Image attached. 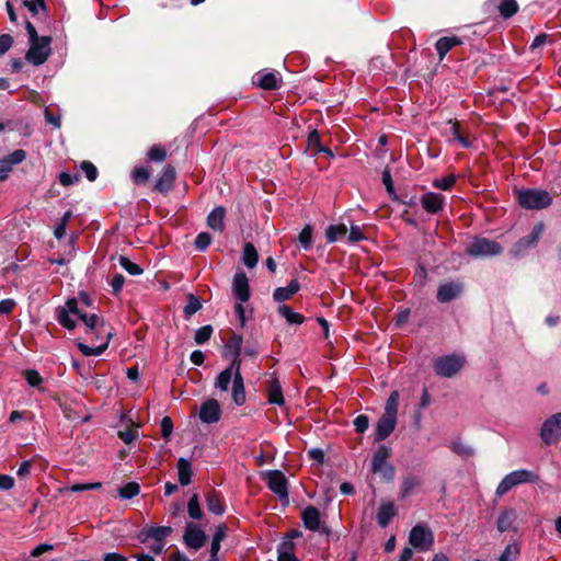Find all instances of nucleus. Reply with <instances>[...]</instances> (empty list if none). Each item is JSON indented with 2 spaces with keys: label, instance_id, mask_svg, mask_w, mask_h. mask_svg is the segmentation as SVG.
Instances as JSON below:
<instances>
[{
  "label": "nucleus",
  "instance_id": "obj_1",
  "mask_svg": "<svg viewBox=\"0 0 561 561\" xmlns=\"http://www.w3.org/2000/svg\"><path fill=\"white\" fill-rule=\"evenodd\" d=\"M56 319L67 330H73L77 325V320H81L87 333L100 334L104 327L103 320L98 314H88L79 308L76 298L68 299L65 306L56 309Z\"/></svg>",
  "mask_w": 561,
  "mask_h": 561
},
{
  "label": "nucleus",
  "instance_id": "obj_2",
  "mask_svg": "<svg viewBox=\"0 0 561 561\" xmlns=\"http://www.w3.org/2000/svg\"><path fill=\"white\" fill-rule=\"evenodd\" d=\"M26 31L30 38V48L26 53V60L34 65L39 66L44 64L49 55H50V36H42L37 35L35 26L31 22H26Z\"/></svg>",
  "mask_w": 561,
  "mask_h": 561
},
{
  "label": "nucleus",
  "instance_id": "obj_3",
  "mask_svg": "<svg viewBox=\"0 0 561 561\" xmlns=\"http://www.w3.org/2000/svg\"><path fill=\"white\" fill-rule=\"evenodd\" d=\"M172 528L169 526H146L139 534L138 539L147 543L149 550L154 554H161L164 551L165 539L171 535Z\"/></svg>",
  "mask_w": 561,
  "mask_h": 561
},
{
  "label": "nucleus",
  "instance_id": "obj_4",
  "mask_svg": "<svg viewBox=\"0 0 561 561\" xmlns=\"http://www.w3.org/2000/svg\"><path fill=\"white\" fill-rule=\"evenodd\" d=\"M538 481V476L529 470L522 469L515 470L506 474L496 488V495L502 496L506 494L514 486L522 483H534Z\"/></svg>",
  "mask_w": 561,
  "mask_h": 561
},
{
  "label": "nucleus",
  "instance_id": "obj_5",
  "mask_svg": "<svg viewBox=\"0 0 561 561\" xmlns=\"http://www.w3.org/2000/svg\"><path fill=\"white\" fill-rule=\"evenodd\" d=\"M518 202L527 209H542L552 203V197L543 190H524L518 192Z\"/></svg>",
  "mask_w": 561,
  "mask_h": 561
},
{
  "label": "nucleus",
  "instance_id": "obj_6",
  "mask_svg": "<svg viewBox=\"0 0 561 561\" xmlns=\"http://www.w3.org/2000/svg\"><path fill=\"white\" fill-rule=\"evenodd\" d=\"M409 543L421 552L430 551L434 545V534L427 526L417 524L409 534Z\"/></svg>",
  "mask_w": 561,
  "mask_h": 561
},
{
  "label": "nucleus",
  "instance_id": "obj_7",
  "mask_svg": "<svg viewBox=\"0 0 561 561\" xmlns=\"http://www.w3.org/2000/svg\"><path fill=\"white\" fill-rule=\"evenodd\" d=\"M465 365V358L460 355H446L440 356L434 362V370L436 375L451 378L454 377Z\"/></svg>",
  "mask_w": 561,
  "mask_h": 561
},
{
  "label": "nucleus",
  "instance_id": "obj_8",
  "mask_svg": "<svg viewBox=\"0 0 561 561\" xmlns=\"http://www.w3.org/2000/svg\"><path fill=\"white\" fill-rule=\"evenodd\" d=\"M390 451L387 447L380 446L375 453L371 461V470L375 473H379L383 479L390 481L394 477V469L388 463Z\"/></svg>",
  "mask_w": 561,
  "mask_h": 561
},
{
  "label": "nucleus",
  "instance_id": "obj_9",
  "mask_svg": "<svg viewBox=\"0 0 561 561\" xmlns=\"http://www.w3.org/2000/svg\"><path fill=\"white\" fill-rule=\"evenodd\" d=\"M540 437L546 445L554 444L561 438V412L545 421Z\"/></svg>",
  "mask_w": 561,
  "mask_h": 561
},
{
  "label": "nucleus",
  "instance_id": "obj_10",
  "mask_svg": "<svg viewBox=\"0 0 561 561\" xmlns=\"http://www.w3.org/2000/svg\"><path fill=\"white\" fill-rule=\"evenodd\" d=\"M266 483L268 489L275 493L279 500L288 501V482L283 472L279 470L268 471L266 473Z\"/></svg>",
  "mask_w": 561,
  "mask_h": 561
},
{
  "label": "nucleus",
  "instance_id": "obj_11",
  "mask_svg": "<svg viewBox=\"0 0 561 561\" xmlns=\"http://www.w3.org/2000/svg\"><path fill=\"white\" fill-rule=\"evenodd\" d=\"M301 519L304 526L311 531H320L324 535H330V528L321 523L320 511L314 506H307L301 512Z\"/></svg>",
  "mask_w": 561,
  "mask_h": 561
},
{
  "label": "nucleus",
  "instance_id": "obj_12",
  "mask_svg": "<svg viewBox=\"0 0 561 561\" xmlns=\"http://www.w3.org/2000/svg\"><path fill=\"white\" fill-rule=\"evenodd\" d=\"M467 252L474 256L496 255L502 252V247L495 241L485 238H478L470 243Z\"/></svg>",
  "mask_w": 561,
  "mask_h": 561
},
{
  "label": "nucleus",
  "instance_id": "obj_13",
  "mask_svg": "<svg viewBox=\"0 0 561 561\" xmlns=\"http://www.w3.org/2000/svg\"><path fill=\"white\" fill-rule=\"evenodd\" d=\"M241 369V360L239 358V353L234 356L232 363L228 368L222 370L216 380V387L221 391H227L229 389L230 382L236 378V371H240Z\"/></svg>",
  "mask_w": 561,
  "mask_h": 561
},
{
  "label": "nucleus",
  "instance_id": "obj_14",
  "mask_svg": "<svg viewBox=\"0 0 561 561\" xmlns=\"http://www.w3.org/2000/svg\"><path fill=\"white\" fill-rule=\"evenodd\" d=\"M183 539L188 548L198 550L205 545L206 534L196 525L187 524Z\"/></svg>",
  "mask_w": 561,
  "mask_h": 561
},
{
  "label": "nucleus",
  "instance_id": "obj_15",
  "mask_svg": "<svg viewBox=\"0 0 561 561\" xmlns=\"http://www.w3.org/2000/svg\"><path fill=\"white\" fill-rule=\"evenodd\" d=\"M220 415V405L216 399L206 400L199 409V419L203 423H216L219 421Z\"/></svg>",
  "mask_w": 561,
  "mask_h": 561
},
{
  "label": "nucleus",
  "instance_id": "obj_16",
  "mask_svg": "<svg viewBox=\"0 0 561 561\" xmlns=\"http://www.w3.org/2000/svg\"><path fill=\"white\" fill-rule=\"evenodd\" d=\"M232 290L236 299L247 302L250 299L249 279L244 273H237L233 277Z\"/></svg>",
  "mask_w": 561,
  "mask_h": 561
},
{
  "label": "nucleus",
  "instance_id": "obj_17",
  "mask_svg": "<svg viewBox=\"0 0 561 561\" xmlns=\"http://www.w3.org/2000/svg\"><path fill=\"white\" fill-rule=\"evenodd\" d=\"M254 83L263 90H276L279 88L280 77L273 71H260L253 77Z\"/></svg>",
  "mask_w": 561,
  "mask_h": 561
},
{
  "label": "nucleus",
  "instance_id": "obj_18",
  "mask_svg": "<svg viewBox=\"0 0 561 561\" xmlns=\"http://www.w3.org/2000/svg\"><path fill=\"white\" fill-rule=\"evenodd\" d=\"M420 202L427 213L436 214L444 208L445 197L438 193L427 192L422 195Z\"/></svg>",
  "mask_w": 561,
  "mask_h": 561
},
{
  "label": "nucleus",
  "instance_id": "obj_19",
  "mask_svg": "<svg viewBox=\"0 0 561 561\" xmlns=\"http://www.w3.org/2000/svg\"><path fill=\"white\" fill-rule=\"evenodd\" d=\"M397 424V417L383 414L376 427V440L386 439L394 430Z\"/></svg>",
  "mask_w": 561,
  "mask_h": 561
},
{
  "label": "nucleus",
  "instance_id": "obj_20",
  "mask_svg": "<svg viewBox=\"0 0 561 561\" xmlns=\"http://www.w3.org/2000/svg\"><path fill=\"white\" fill-rule=\"evenodd\" d=\"M462 287L458 283L442 284L437 290V299L440 302H448L460 295Z\"/></svg>",
  "mask_w": 561,
  "mask_h": 561
},
{
  "label": "nucleus",
  "instance_id": "obj_21",
  "mask_svg": "<svg viewBox=\"0 0 561 561\" xmlns=\"http://www.w3.org/2000/svg\"><path fill=\"white\" fill-rule=\"evenodd\" d=\"M398 514L396 505L388 501L380 504L377 512V522L380 527L385 528L389 525L390 520Z\"/></svg>",
  "mask_w": 561,
  "mask_h": 561
},
{
  "label": "nucleus",
  "instance_id": "obj_22",
  "mask_svg": "<svg viewBox=\"0 0 561 561\" xmlns=\"http://www.w3.org/2000/svg\"><path fill=\"white\" fill-rule=\"evenodd\" d=\"M450 125V133L453 135V140L458 141L461 147L469 148L472 146L473 137H471L468 133H466L460 123L458 121H448Z\"/></svg>",
  "mask_w": 561,
  "mask_h": 561
},
{
  "label": "nucleus",
  "instance_id": "obj_23",
  "mask_svg": "<svg viewBox=\"0 0 561 561\" xmlns=\"http://www.w3.org/2000/svg\"><path fill=\"white\" fill-rule=\"evenodd\" d=\"M543 232V224L539 222L537 224L531 233L526 237V238H523L520 239L516 244H515V253L518 254L519 252H522L523 250L529 248V247H533L534 244H536V242L539 240V238L541 237Z\"/></svg>",
  "mask_w": 561,
  "mask_h": 561
},
{
  "label": "nucleus",
  "instance_id": "obj_24",
  "mask_svg": "<svg viewBox=\"0 0 561 561\" xmlns=\"http://www.w3.org/2000/svg\"><path fill=\"white\" fill-rule=\"evenodd\" d=\"M461 44L462 41L455 35L439 38L435 44V48L437 50L439 60H443L449 50Z\"/></svg>",
  "mask_w": 561,
  "mask_h": 561
},
{
  "label": "nucleus",
  "instance_id": "obj_25",
  "mask_svg": "<svg viewBox=\"0 0 561 561\" xmlns=\"http://www.w3.org/2000/svg\"><path fill=\"white\" fill-rule=\"evenodd\" d=\"M277 561H299L295 554V543L290 538H284L277 548Z\"/></svg>",
  "mask_w": 561,
  "mask_h": 561
},
{
  "label": "nucleus",
  "instance_id": "obj_26",
  "mask_svg": "<svg viewBox=\"0 0 561 561\" xmlns=\"http://www.w3.org/2000/svg\"><path fill=\"white\" fill-rule=\"evenodd\" d=\"M175 181V170L167 167L156 182V190L162 193L170 191Z\"/></svg>",
  "mask_w": 561,
  "mask_h": 561
},
{
  "label": "nucleus",
  "instance_id": "obj_27",
  "mask_svg": "<svg viewBox=\"0 0 561 561\" xmlns=\"http://www.w3.org/2000/svg\"><path fill=\"white\" fill-rule=\"evenodd\" d=\"M300 289V285L297 279H291L290 283L286 287H278L273 293V298L275 301L283 302L290 299L298 290Z\"/></svg>",
  "mask_w": 561,
  "mask_h": 561
},
{
  "label": "nucleus",
  "instance_id": "obj_28",
  "mask_svg": "<svg viewBox=\"0 0 561 561\" xmlns=\"http://www.w3.org/2000/svg\"><path fill=\"white\" fill-rule=\"evenodd\" d=\"M225 208L222 206H218L208 215L207 225L214 230L222 231L225 229Z\"/></svg>",
  "mask_w": 561,
  "mask_h": 561
},
{
  "label": "nucleus",
  "instance_id": "obj_29",
  "mask_svg": "<svg viewBox=\"0 0 561 561\" xmlns=\"http://www.w3.org/2000/svg\"><path fill=\"white\" fill-rule=\"evenodd\" d=\"M267 399L270 403L277 405H283L285 402L282 387L276 378L268 381Z\"/></svg>",
  "mask_w": 561,
  "mask_h": 561
},
{
  "label": "nucleus",
  "instance_id": "obj_30",
  "mask_svg": "<svg viewBox=\"0 0 561 561\" xmlns=\"http://www.w3.org/2000/svg\"><path fill=\"white\" fill-rule=\"evenodd\" d=\"M232 399L237 405L245 402V390L241 371H236V378L232 380Z\"/></svg>",
  "mask_w": 561,
  "mask_h": 561
},
{
  "label": "nucleus",
  "instance_id": "obj_31",
  "mask_svg": "<svg viewBox=\"0 0 561 561\" xmlns=\"http://www.w3.org/2000/svg\"><path fill=\"white\" fill-rule=\"evenodd\" d=\"M206 505L207 510L216 515H222L225 513V505L222 502V496L216 492L211 491L206 495Z\"/></svg>",
  "mask_w": 561,
  "mask_h": 561
},
{
  "label": "nucleus",
  "instance_id": "obj_32",
  "mask_svg": "<svg viewBox=\"0 0 561 561\" xmlns=\"http://www.w3.org/2000/svg\"><path fill=\"white\" fill-rule=\"evenodd\" d=\"M178 474H179V481L182 485H187L191 483V477H192V467L191 462L186 460L185 458H180L178 460Z\"/></svg>",
  "mask_w": 561,
  "mask_h": 561
},
{
  "label": "nucleus",
  "instance_id": "obj_33",
  "mask_svg": "<svg viewBox=\"0 0 561 561\" xmlns=\"http://www.w3.org/2000/svg\"><path fill=\"white\" fill-rule=\"evenodd\" d=\"M277 310L288 324H301L305 321V317L301 313L294 311L287 305H280Z\"/></svg>",
  "mask_w": 561,
  "mask_h": 561
},
{
  "label": "nucleus",
  "instance_id": "obj_34",
  "mask_svg": "<svg viewBox=\"0 0 561 561\" xmlns=\"http://www.w3.org/2000/svg\"><path fill=\"white\" fill-rule=\"evenodd\" d=\"M497 10L503 19H510L518 11L516 0H497Z\"/></svg>",
  "mask_w": 561,
  "mask_h": 561
},
{
  "label": "nucleus",
  "instance_id": "obj_35",
  "mask_svg": "<svg viewBox=\"0 0 561 561\" xmlns=\"http://www.w3.org/2000/svg\"><path fill=\"white\" fill-rule=\"evenodd\" d=\"M346 233L347 227L344 224L331 225L325 230V237L330 243L340 240L341 238L345 237Z\"/></svg>",
  "mask_w": 561,
  "mask_h": 561
},
{
  "label": "nucleus",
  "instance_id": "obj_36",
  "mask_svg": "<svg viewBox=\"0 0 561 561\" xmlns=\"http://www.w3.org/2000/svg\"><path fill=\"white\" fill-rule=\"evenodd\" d=\"M259 261V255L255 247L252 243H245L243 248V263L249 268H253Z\"/></svg>",
  "mask_w": 561,
  "mask_h": 561
},
{
  "label": "nucleus",
  "instance_id": "obj_37",
  "mask_svg": "<svg viewBox=\"0 0 561 561\" xmlns=\"http://www.w3.org/2000/svg\"><path fill=\"white\" fill-rule=\"evenodd\" d=\"M421 485V480L417 477H405L401 484V497L409 496L415 489Z\"/></svg>",
  "mask_w": 561,
  "mask_h": 561
},
{
  "label": "nucleus",
  "instance_id": "obj_38",
  "mask_svg": "<svg viewBox=\"0 0 561 561\" xmlns=\"http://www.w3.org/2000/svg\"><path fill=\"white\" fill-rule=\"evenodd\" d=\"M308 147L310 150H312L314 153L319 152H325L329 156H332L331 150L324 148L320 144V136L317 130H312L308 136Z\"/></svg>",
  "mask_w": 561,
  "mask_h": 561
},
{
  "label": "nucleus",
  "instance_id": "obj_39",
  "mask_svg": "<svg viewBox=\"0 0 561 561\" xmlns=\"http://www.w3.org/2000/svg\"><path fill=\"white\" fill-rule=\"evenodd\" d=\"M140 492V486L137 482H128L124 486L118 489V494L122 499H133Z\"/></svg>",
  "mask_w": 561,
  "mask_h": 561
},
{
  "label": "nucleus",
  "instance_id": "obj_40",
  "mask_svg": "<svg viewBox=\"0 0 561 561\" xmlns=\"http://www.w3.org/2000/svg\"><path fill=\"white\" fill-rule=\"evenodd\" d=\"M398 405H399V392L392 391L386 402L383 414L397 417Z\"/></svg>",
  "mask_w": 561,
  "mask_h": 561
},
{
  "label": "nucleus",
  "instance_id": "obj_41",
  "mask_svg": "<svg viewBox=\"0 0 561 561\" xmlns=\"http://www.w3.org/2000/svg\"><path fill=\"white\" fill-rule=\"evenodd\" d=\"M514 522V512L506 511L503 512L497 518V529L501 533L507 531Z\"/></svg>",
  "mask_w": 561,
  "mask_h": 561
},
{
  "label": "nucleus",
  "instance_id": "obj_42",
  "mask_svg": "<svg viewBox=\"0 0 561 561\" xmlns=\"http://www.w3.org/2000/svg\"><path fill=\"white\" fill-rule=\"evenodd\" d=\"M187 513L191 518L193 519H201L203 516V512L199 505L198 496L197 494H194L187 504Z\"/></svg>",
  "mask_w": 561,
  "mask_h": 561
},
{
  "label": "nucleus",
  "instance_id": "obj_43",
  "mask_svg": "<svg viewBox=\"0 0 561 561\" xmlns=\"http://www.w3.org/2000/svg\"><path fill=\"white\" fill-rule=\"evenodd\" d=\"M455 183L456 176L454 174H448L440 179H435L433 181V186L442 191H449L455 185Z\"/></svg>",
  "mask_w": 561,
  "mask_h": 561
},
{
  "label": "nucleus",
  "instance_id": "obj_44",
  "mask_svg": "<svg viewBox=\"0 0 561 561\" xmlns=\"http://www.w3.org/2000/svg\"><path fill=\"white\" fill-rule=\"evenodd\" d=\"M119 265L130 275H140L142 273V268L126 256L119 257Z\"/></svg>",
  "mask_w": 561,
  "mask_h": 561
},
{
  "label": "nucleus",
  "instance_id": "obj_45",
  "mask_svg": "<svg viewBox=\"0 0 561 561\" xmlns=\"http://www.w3.org/2000/svg\"><path fill=\"white\" fill-rule=\"evenodd\" d=\"M299 243L302 249L307 250L311 247L312 243V227L307 225L302 228L298 237Z\"/></svg>",
  "mask_w": 561,
  "mask_h": 561
},
{
  "label": "nucleus",
  "instance_id": "obj_46",
  "mask_svg": "<svg viewBox=\"0 0 561 561\" xmlns=\"http://www.w3.org/2000/svg\"><path fill=\"white\" fill-rule=\"evenodd\" d=\"M131 178L137 184L145 183L150 178V170L146 167H137L134 169Z\"/></svg>",
  "mask_w": 561,
  "mask_h": 561
},
{
  "label": "nucleus",
  "instance_id": "obj_47",
  "mask_svg": "<svg viewBox=\"0 0 561 561\" xmlns=\"http://www.w3.org/2000/svg\"><path fill=\"white\" fill-rule=\"evenodd\" d=\"M80 169L83 171L85 178L89 181L92 182V181L96 180V178H98V169H96V167L92 162H90V161L81 162Z\"/></svg>",
  "mask_w": 561,
  "mask_h": 561
},
{
  "label": "nucleus",
  "instance_id": "obj_48",
  "mask_svg": "<svg viewBox=\"0 0 561 561\" xmlns=\"http://www.w3.org/2000/svg\"><path fill=\"white\" fill-rule=\"evenodd\" d=\"M211 333H213V328L210 325H204V327L199 328L195 332V342L197 344H204L205 342H207L210 339Z\"/></svg>",
  "mask_w": 561,
  "mask_h": 561
},
{
  "label": "nucleus",
  "instance_id": "obj_49",
  "mask_svg": "<svg viewBox=\"0 0 561 561\" xmlns=\"http://www.w3.org/2000/svg\"><path fill=\"white\" fill-rule=\"evenodd\" d=\"M148 158L151 161L161 162L167 158L165 149L160 145H156L149 150Z\"/></svg>",
  "mask_w": 561,
  "mask_h": 561
},
{
  "label": "nucleus",
  "instance_id": "obj_50",
  "mask_svg": "<svg viewBox=\"0 0 561 561\" xmlns=\"http://www.w3.org/2000/svg\"><path fill=\"white\" fill-rule=\"evenodd\" d=\"M23 375H24L25 380L27 381V383L30 386H32V387H37L43 381V378L41 377V375L38 374L37 370L28 369V370H25L23 373Z\"/></svg>",
  "mask_w": 561,
  "mask_h": 561
},
{
  "label": "nucleus",
  "instance_id": "obj_51",
  "mask_svg": "<svg viewBox=\"0 0 561 561\" xmlns=\"http://www.w3.org/2000/svg\"><path fill=\"white\" fill-rule=\"evenodd\" d=\"M210 242H211L210 234L207 232H201L197 234V237L195 239V247L199 251H204L209 247Z\"/></svg>",
  "mask_w": 561,
  "mask_h": 561
},
{
  "label": "nucleus",
  "instance_id": "obj_52",
  "mask_svg": "<svg viewBox=\"0 0 561 561\" xmlns=\"http://www.w3.org/2000/svg\"><path fill=\"white\" fill-rule=\"evenodd\" d=\"M518 556L516 545H508L500 557V561H515Z\"/></svg>",
  "mask_w": 561,
  "mask_h": 561
},
{
  "label": "nucleus",
  "instance_id": "obj_53",
  "mask_svg": "<svg viewBox=\"0 0 561 561\" xmlns=\"http://www.w3.org/2000/svg\"><path fill=\"white\" fill-rule=\"evenodd\" d=\"M23 4L33 15H36L39 10L45 9L44 0H23Z\"/></svg>",
  "mask_w": 561,
  "mask_h": 561
},
{
  "label": "nucleus",
  "instance_id": "obj_54",
  "mask_svg": "<svg viewBox=\"0 0 561 561\" xmlns=\"http://www.w3.org/2000/svg\"><path fill=\"white\" fill-rule=\"evenodd\" d=\"M138 432L135 427H128L118 432V437L125 443L130 444L136 439Z\"/></svg>",
  "mask_w": 561,
  "mask_h": 561
},
{
  "label": "nucleus",
  "instance_id": "obj_55",
  "mask_svg": "<svg viewBox=\"0 0 561 561\" xmlns=\"http://www.w3.org/2000/svg\"><path fill=\"white\" fill-rule=\"evenodd\" d=\"M102 486L101 482H93V483H76L70 486V491L72 492H82V491H89V490H98Z\"/></svg>",
  "mask_w": 561,
  "mask_h": 561
},
{
  "label": "nucleus",
  "instance_id": "obj_56",
  "mask_svg": "<svg viewBox=\"0 0 561 561\" xmlns=\"http://www.w3.org/2000/svg\"><path fill=\"white\" fill-rule=\"evenodd\" d=\"M26 157V153L24 150L22 149H18L15 151H13L12 153H10L9 156H7L4 159L10 162V164L13 167L15 164H19L21 163Z\"/></svg>",
  "mask_w": 561,
  "mask_h": 561
},
{
  "label": "nucleus",
  "instance_id": "obj_57",
  "mask_svg": "<svg viewBox=\"0 0 561 561\" xmlns=\"http://www.w3.org/2000/svg\"><path fill=\"white\" fill-rule=\"evenodd\" d=\"M173 431V422L171 417L164 416L161 421V435L163 438L168 439Z\"/></svg>",
  "mask_w": 561,
  "mask_h": 561
},
{
  "label": "nucleus",
  "instance_id": "obj_58",
  "mask_svg": "<svg viewBox=\"0 0 561 561\" xmlns=\"http://www.w3.org/2000/svg\"><path fill=\"white\" fill-rule=\"evenodd\" d=\"M453 450L461 457H470L473 455L472 448L462 443H455L453 445Z\"/></svg>",
  "mask_w": 561,
  "mask_h": 561
},
{
  "label": "nucleus",
  "instance_id": "obj_59",
  "mask_svg": "<svg viewBox=\"0 0 561 561\" xmlns=\"http://www.w3.org/2000/svg\"><path fill=\"white\" fill-rule=\"evenodd\" d=\"M368 425H369V420L366 415H358L355 420H354V426H355V430L357 433H364L367 428H368Z\"/></svg>",
  "mask_w": 561,
  "mask_h": 561
},
{
  "label": "nucleus",
  "instance_id": "obj_60",
  "mask_svg": "<svg viewBox=\"0 0 561 561\" xmlns=\"http://www.w3.org/2000/svg\"><path fill=\"white\" fill-rule=\"evenodd\" d=\"M365 239V234L362 231V228L358 226H352L348 233L350 242H358Z\"/></svg>",
  "mask_w": 561,
  "mask_h": 561
},
{
  "label": "nucleus",
  "instance_id": "obj_61",
  "mask_svg": "<svg viewBox=\"0 0 561 561\" xmlns=\"http://www.w3.org/2000/svg\"><path fill=\"white\" fill-rule=\"evenodd\" d=\"M13 38L9 34L0 35V55L5 54L12 46Z\"/></svg>",
  "mask_w": 561,
  "mask_h": 561
},
{
  "label": "nucleus",
  "instance_id": "obj_62",
  "mask_svg": "<svg viewBox=\"0 0 561 561\" xmlns=\"http://www.w3.org/2000/svg\"><path fill=\"white\" fill-rule=\"evenodd\" d=\"M124 283H125V277L122 274L114 275V277L112 278V282H111L113 293L118 294L122 290Z\"/></svg>",
  "mask_w": 561,
  "mask_h": 561
},
{
  "label": "nucleus",
  "instance_id": "obj_63",
  "mask_svg": "<svg viewBox=\"0 0 561 561\" xmlns=\"http://www.w3.org/2000/svg\"><path fill=\"white\" fill-rule=\"evenodd\" d=\"M14 486V479L8 474H0V491H9Z\"/></svg>",
  "mask_w": 561,
  "mask_h": 561
},
{
  "label": "nucleus",
  "instance_id": "obj_64",
  "mask_svg": "<svg viewBox=\"0 0 561 561\" xmlns=\"http://www.w3.org/2000/svg\"><path fill=\"white\" fill-rule=\"evenodd\" d=\"M79 180V175H72L70 173H67V172H61L59 174V182L61 185L64 186H69L71 184H73L75 182H77Z\"/></svg>",
  "mask_w": 561,
  "mask_h": 561
}]
</instances>
